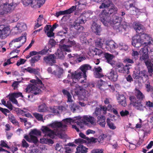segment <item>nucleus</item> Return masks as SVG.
I'll list each match as a JSON object with an SVG mask.
<instances>
[{
    "instance_id": "obj_8",
    "label": "nucleus",
    "mask_w": 153,
    "mask_h": 153,
    "mask_svg": "<svg viewBox=\"0 0 153 153\" xmlns=\"http://www.w3.org/2000/svg\"><path fill=\"white\" fill-rule=\"evenodd\" d=\"M135 1L133 0H130L125 2L124 6L126 10H128L130 9V13L133 15H136L140 11L135 6Z\"/></svg>"
},
{
    "instance_id": "obj_31",
    "label": "nucleus",
    "mask_w": 153,
    "mask_h": 153,
    "mask_svg": "<svg viewBox=\"0 0 153 153\" xmlns=\"http://www.w3.org/2000/svg\"><path fill=\"white\" fill-rule=\"evenodd\" d=\"M98 123L102 127H105V117L104 116L100 115L97 117Z\"/></svg>"
},
{
    "instance_id": "obj_16",
    "label": "nucleus",
    "mask_w": 153,
    "mask_h": 153,
    "mask_svg": "<svg viewBox=\"0 0 153 153\" xmlns=\"http://www.w3.org/2000/svg\"><path fill=\"white\" fill-rule=\"evenodd\" d=\"M10 33L9 27L6 25H0V38L4 39L7 37Z\"/></svg>"
},
{
    "instance_id": "obj_47",
    "label": "nucleus",
    "mask_w": 153,
    "mask_h": 153,
    "mask_svg": "<svg viewBox=\"0 0 153 153\" xmlns=\"http://www.w3.org/2000/svg\"><path fill=\"white\" fill-rule=\"evenodd\" d=\"M140 73H139V78H146L148 77V75L146 74V71L145 70H143L141 71H140Z\"/></svg>"
},
{
    "instance_id": "obj_19",
    "label": "nucleus",
    "mask_w": 153,
    "mask_h": 153,
    "mask_svg": "<svg viewBox=\"0 0 153 153\" xmlns=\"http://www.w3.org/2000/svg\"><path fill=\"white\" fill-rule=\"evenodd\" d=\"M106 49L110 51H112L113 49L118 48L115 43L112 40H107L105 42Z\"/></svg>"
},
{
    "instance_id": "obj_5",
    "label": "nucleus",
    "mask_w": 153,
    "mask_h": 153,
    "mask_svg": "<svg viewBox=\"0 0 153 153\" xmlns=\"http://www.w3.org/2000/svg\"><path fill=\"white\" fill-rule=\"evenodd\" d=\"M91 14L92 13L89 11L83 12L75 21L74 24L75 29L78 30H80V32H81L83 27L80 25V24H84L86 19L88 18Z\"/></svg>"
},
{
    "instance_id": "obj_18",
    "label": "nucleus",
    "mask_w": 153,
    "mask_h": 153,
    "mask_svg": "<svg viewBox=\"0 0 153 153\" xmlns=\"http://www.w3.org/2000/svg\"><path fill=\"white\" fill-rule=\"evenodd\" d=\"M140 59L141 61H145L149 58L148 51L146 47L142 48L139 51Z\"/></svg>"
},
{
    "instance_id": "obj_44",
    "label": "nucleus",
    "mask_w": 153,
    "mask_h": 153,
    "mask_svg": "<svg viewBox=\"0 0 153 153\" xmlns=\"http://www.w3.org/2000/svg\"><path fill=\"white\" fill-rule=\"evenodd\" d=\"M33 115L38 120L44 122L43 119V115L42 114L35 113L33 114Z\"/></svg>"
},
{
    "instance_id": "obj_59",
    "label": "nucleus",
    "mask_w": 153,
    "mask_h": 153,
    "mask_svg": "<svg viewBox=\"0 0 153 153\" xmlns=\"http://www.w3.org/2000/svg\"><path fill=\"white\" fill-rule=\"evenodd\" d=\"M107 137V135L106 134H102L100 135L98 137L99 142H100L102 141L104 139Z\"/></svg>"
},
{
    "instance_id": "obj_13",
    "label": "nucleus",
    "mask_w": 153,
    "mask_h": 153,
    "mask_svg": "<svg viewBox=\"0 0 153 153\" xmlns=\"http://www.w3.org/2000/svg\"><path fill=\"white\" fill-rule=\"evenodd\" d=\"M25 41V36H22L13 39L9 44L10 45H12L14 46L15 48H20Z\"/></svg>"
},
{
    "instance_id": "obj_62",
    "label": "nucleus",
    "mask_w": 153,
    "mask_h": 153,
    "mask_svg": "<svg viewBox=\"0 0 153 153\" xmlns=\"http://www.w3.org/2000/svg\"><path fill=\"white\" fill-rule=\"evenodd\" d=\"M20 121L22 122H23L25 123V126H26L27 124H28L29 123L27 122V119L26 118L24 117H20L19 118Z\"/></svg>"
},
{
    "instance_id": "obj_34",
    "label": "nucleus",
    "mask_w": 153,
    "mask_h": 153,
    "mask_svg": "<svg viewBox=\"0 0 153 153\" xmlns=\"http://www.w3.org/2000/svg\"><path fill=\"white\" fill-rule=\"evenodd\" d=\"M91 68V66L89 65L85 64L82 65L80 69L81 72L83 73V74L86 75L85 73L86 71L90 69Z\"/></svg>"
},
{
    "instance_id": "obj_20",
    "label": "nucleus",
    "mask_w": 153,
    "mask_h": 153,
    "mask_svg": "<svg viewBox=\"0 0 153 153\" xmlns=\"http://www.w3.org/2000/svg\"><path fill=\"white\" fill-rule=\"evenodd\" d=\"M43 59L45 62L50 65H52L56 62L55 57L54 55L51 54L45 56Z\"/></svg>"
},
{
    "instance_id": "obj_29",
    "label": "nucleus",
    "mask_w": 153,
    "mask_h": 153,
    "mask_svg": "<svg viewBox=\"0 0 153 153\" xmlns=\"http://www.w3.org/2000/svg\"><path fill=\"white\" fill-rule=\"evenodd\" d=\"M106 41L104 38L97 39L95 42L96 45L97 47L102 48L103 45H105Z\"/></svg>"
},
{
    "instance_id": "obj_17",
    "label": "nucleus",
    "mask_w": 153,
    "mask_h": 153,
    "mask_svg": "<svg viewBox=\"0 0 153 153\" xmlns=\"http://www.w3.org/2000/svg\"><path fill=\"white\" fill-rule=\"evenodd\" d=\"M130 65H126L124 66L122 63H119L117 65V68L118 69L119 72L128 74L129 72V69L130 68Z\"/></svg>"
},
{
    "instance_id": "obj_2",
    "label": "nucleus",
    "mask_w": 153,
    "mask_h": 153,
    "mask_svg": "<svg viewBox=\"0 0 153 153\" xmlns=\"http://www.w3.org/2000/svg\"><path fill=\"white\" fill-rule=\"evenodd\" d=\"M134 28L139 35L134 36L132 38V45L135 47L138 48L143 45L144 46L151 44L152 38L147 34H140L143 31V26L138 23H135Z\"/></svg>"
},
{
    "instance_id": "obj_23",
    "label": "nucleus",
    "mask_w": 153,
    "mask_h": 153,
    "mask_svg": "<svg viewBox=\"0 0 153 153\" xmlns=\"http://www.w3.org/2000/svg\"><path fill=\"white\" fill-rule=\"evenodd\" d=\"M64 43H66L65 39H63L60 41L59 44V48L61 50L63 51H65L67 52H70L71 50L70 49V47L68 45H66L65 44H62Z\"/></svg>"
},
{
    "instance_id": "obj_61",
    "label": "nucleus",
    "mask_w": 153,
    "mask_h": 153,
    "mask_svg": "<svg viewBox=\"0 0 153 153\" xmlns=\"http://www.w3.org/2000/svg\"><path fill=\"white\" fill-rule=\"evenodd\" d=\"M94 76L97 78H100L103 76L102 74L99 72H94Z\"/></svg>"
},
{
    "instance_id": "obj_56",
    "label": "nucleus",
    "mask_w": 153,
    "mask_h": 153,
    "mask_svg": "<svg viewBox=\"0 0 153 153\" xmlns=\"http://www.w3.org/2000/svg\"><path fill=\"white\" fill-rule=\"evenodd\" d=\"M101 109L99 108H97L96 109L94 112V116L95 115L97 116L98 115H100L101 114Z\"/></svg>"
},
{
    "instance_id": "obj_12",
    "label": "nucleus",
    "mask_w": 153,
    "mask_h": 153,
    "mask_svg": "<svg viewBox=\"0 0 153 153\" xmlns=\"http://www.w3.org/2000/svg\"><path fill=\"white\" fill-rule=\"evenodd\" d=\"M130 99L131 101V103L135 109L140 111H143L145 108V106L143 105L140 100H137L136 98L134 97H130Z\"/></svg>"
},
{
    "instance_id": "obj_26",
    "label": "nucleus",
    "mask_w": 153,
    "mask_h": 153,
    "mask_svg": "<svg viewBox=\"0 0 153 153\" xmlns=\"http://www.w3.org/2000/svg\"><path fill=\"white\" fill-rule=\"evenodd\" d=\"M118 103L123 106L127 105L126 99L124 95L123 94H118L117 98Z\"/></svg>"
},
{
    "instance_id": "obj_55",
    "label": "nucleus",
    "mask_w": 153,
    "mask_h": 153,
    "mask_svg": "<svg viewBox=\"0 0 153 153\" xmlns=\"http://www.w3.org/2000/svg\"><path fill=\"white\" fill-rule=\"evenodd\" d=\"M140 71L137 70L134 72V74L133 75L134 78L138 79L139 78Z\"/></svg>"
},
{
    "instance_id": "obj_10",
    "label": "nucleus",
    "mask_w": 153,
    "mask_h": 153,
    "mask_svg": "<svg viewBox=\"0 0 153 153\" xmlns=\"http://www.w3.org/2000/svg\"><path fill=\"white\" fill-rule=\"evenodd\" d=\"M112 17V20L111 21L110 20V22L108 24V25L110 24H113L114 25V28L117 30V32L122 31L123 29L125 28L123 27L122 25H120L121 18L115 15H113Z\"/></svg>"
},
{
    "instance_id": "obj_52",
    "label": "nucleus",
    "mask_w": 153,
    "mask_h": 153,
    "mask_svg": "<svg viewBox=\"0 0 153 153\" xmlns=\"http://www.w3.org/2000/svg\"><path fill=\"white\" fill-rule=\"evenodd\" d=\"M9 99L11 101V102L13 103H14V104H15L17 105L18 106H19L17 100L15 99V98L9 95Z\"/></svg>"
},
{
    "instance_id": "obj_57",
    "label": "nucleus",
    "mask_w": 153,
    "mask_h": 153,
    "mask_svg": "<svg viewBox=\"0 0 153 153\" xmlns=\"http://www.w3.org/2000/svg\"><path fill=\"white\" fill-rule=\"evenodd\" d=\"M7 107L10 109V110H12L13 109V106L10 101H7L6 104V105H5Z\"/></svg>"
},
{
    "instance_id": "obj_1",
    "label": "nucleus",
    "mask_w": 153,
    "mask_h": 153,
    "mask_svg": "<svg viewBox=\"0 0 153 153\" xmlns=\"http://www.w3.org/2000/svg\"><path fill=\"white\" fill-rule=\"evenodd\" d=\"M78 118L79 117L73 119L66 118L63 120L62 123L54 122L48 125L47 126H42L41 130L45 136H48L52 138L57 135L62 136V132L65 130V128L66 127L67 125L74 122L76 123L78 126L76 121Z\"/></svg>"
},
{
    "instance_id": "obj_21",
    "label": "nucleus",
    "mask_w": 153,
    "mask_h": 153,
    "mask_svg": "<svg viewBox=\"0 0 153 153\" xmlns=\"http://www.w3.org/2000/svg\"><path fill=\"white\" fill-rule=\"evenodd\" d=\"M27 28L26 24L23 22L18 23L14 28L15 30H18L17 32H20L26 30Z\"/></svg>"
},
{
    "instance_id": "obj_50",
    "label": "nucleus",
    "mask_w": 153,
    "mask_h": 153,
    "mask_svg": "<svg viewBox=\"0 0 153 153\" xmlns=\"http://www.w3.org/2000/svg\"><path fill=\"white\" fill-rule=\"evenodd\" d=\"M41 56L39 55L36 56L32 58L30 60L31 62L34 63L38 61L40 59Z\"/></svg>"
},
{
    "instance_id": "obj_49",
    "label": "nucleus",
    "mask_w": 153,
    "mask_h": 153,
    "mask_svg": "<svg viewBox=\"0 0 153 153\" xmlns=\"http://www.w3.org/2000/svg\"><path fill=\"white\" fill-rule=\"evenodd\" d=\"M146 90L148 92L153 91V88L150 85L149 82H147L145 85Z\"/></svg>"
},
{
    "instance_id": "obj_39",
    "label": "nucleus",
    "mask_w": 153,
    "mask_h": 153,
    "mask_svg": "<svg viewBox=\"0 0 153 153\" xmlns=\"http://www.w3.org/2000/svg\"><path fill=\"white\" fill-rule=\"evenodd\" d=\"M43 20V15H40L37 20V23L35 25V27L38 28L41 25L42 21Z\"/></svg>"
},
{
    "instance_id": "obj_42",
    "label": "nucleus",
    "mask_w": 153,
    "mask_h": 153,
    "mask_svg": "<svg viewBox=\"0 0 153 153\" xmlns=\"http://www.w3.org/2000/svg\"><path fill=\"white\" fill-rule=\"evenodd\" d=\"M61 108V107L55 106L51 108V111L54 114H58L59 113Z\"/></svg>"
},
{
    "instance_id": "obj_6",
    "label": "nucleus",
    "mask_w": 153,
    "mask_h": 153,
    "mask_svg": "<svg viewBox=\"0 0 153 153\" xmlns=\"http://www.w3.org/2000/svg\"><path fill=\"white\" fill-rule=\"evenodd\" d=\"M15 7V4L13 2L3 4L0 1V15H3L10 13L14 10Z\"/></svg>"
},
{
    "instance_id": "obj_3",
    "label": "nucleus",
    "mask_w": 153,
    "mask_h": 153,
    "mask_svg": "<svg viewBox=\"0 0 153 153\" xmlns=\"http://www.w3.org/2000/svg\"><path fill=\"white\" fill-rule=\"evenodd\" d=\"M36 79H33L30 80L32 83L28 85L27 88L25 89V91L27 93L31 92L35 95L39 94L41 91V90L38 88L37 84L40 85V87L44 89V87L41 79L42 78L40 76H35Z\"/></svg>"
},
{
    "instance_id": "obj_27",
    "label": "nucleus",
    "mask_w": 153,
    "mask_h": 153,
    "mask_svg": "<svg viewBox=\"0 0 153 153\" xmlns=\"http://www.w3.org/2000/svg\"><path fill=\"white\" fill-rule=\"evenodd\" d=\"M104 56L108 63L110 64L112 66L114 65V63L113 61V59L115 57L114 55L108 53H105Z\"/></svg>"
},
{
    "instance_id": "obj_7",
    "label": "nucleus",
    "mask_w": 153,
    "mask_h": 153,
    "mask_svg": "<svg viewBox=\"0 0 153 153\" xmlns=\"http://www.w3.org/2000/svg\"><path fill=\"white\" fill-rule=\"evenodd\" d=\"M22 1L25 6L30 5L32 7L36 8L40 7L44 4L45 0H22Z\"/></svg>"
},
{
    "instance_id": "obj_9",
    "label": "nucleus",
    "mask_w": 153,
    "mask_h": 153,
    "mask_svg": "<svg viewBox=\"0 0 153 153\" xmlns=\"http://www.w3.org/2000/svg\"><path fill=\"white\" fill-rule=\"evenodd\" d=\"M86 76L83 74V73L79 71H77L72 74L71 78L73 82L76 83L79 80V82L81 83L85 82L86 80Z\"/></svg>"
},
{
    "instance_id": "obj_38",
    "label": "nucleus",
    "mask_w": 153,
    "mask_h": 153,
    "mask_svg": "<svg viewBox=\"0 0 153 153\" xmlns=\"http://www.w3.org/2000/svg\"><path fill=\"white\" fill-rule=\"evenodd\" d=\"M118 48L120 50L126 51L128 49V46L125 44L123 43H120L118 46Z\"/></svg>"
},
{
    "instance_id": "obj_11",
    "label": "nucleus",
    "mask_w": 153,
    "mask_h": 153,
    "mask_svg": "<svg viewBox=\"0 0 153 153\" xmlns=\"http://www.w3.org/2000/svg\"><path fill=\"white\" fill-rule=\"evenodd\" d=\"M40 132L39 131L34 129L32 130L30 132L29 136L25 135L24 136V137L27 141L29 142H33L36 143L37 142L38 140L35 135H40Z\"/></svg>"
},
{
    "instance_id": "obj_46",
    "label": "nucleus",
    "mask_w": 153,
    "mask_h": 153,
    "mask_svg": "<svg viewBox=\"0 0 153 153\" xmlns=\"http://www.w3.org/2000/svg\"><path fill=\"white\" fill-rule=\"evenodd\" d=\"M94 52L96 55H98L100 56H103L104 55L105 53L102 52L101 50L98 49L97 48L95 49Z\"/></svg>"
},
{
    "instance_id": "obj_35",
    "label": "nucleus",
    "mask_w": 153,
    "mask_h": 153,
    "mask_svg": "<svg viewBox=\"0 0 153 153\" xmlns=\"http://www.w3.org/2000/svg\"><path fill=\"white\" fill-rule=\"evenodd\" d=\"M38 110L40 112H45L47 111V107L45 104L42 103L38 106Z\"/></svg>"
},
{
    "instance_id": "obj_36",
    "label": "nucleus",
    "mask_w": 153,
    "mask_h": 153,
    "mask_svg": "<svg viewBox=\"0 0 153 153\" xmlns=\"http://www.w3.org/2000/svg\"><path fill=\"white\" fill-rule=\"evenodd\" d=\"M63 72V70L62 68L58 67L56 70V71H54L52 73L56 75L59 78H60Z\"/></svg>"
},
{
    "instance_id": "obj_33",
    "label": "nucleus",
    "mask_w": 153,
    "mask_h": 153,
    "mask_svg": "<svg viewBox=\"0 0 153 153\" xmlns=\"http://www.w3.org/2000/svg\"><path fill=\"white\" fill-rule=\"evenodd\" d=\"M23 70L24 71H26L31 74H38L39 70L38 68L35 69L28 67L27 68H24Z\"/></svg>"
},
{
    "instance_id": "obj_41",
    "label": "nucleus",
    "mask_w": 153,
    "mask_h": 153,
    "mask_svg": "<svg viewBox=\"0 0 153 153\" xmlns=\"http://www.w3.org/2000/svg\"><path fill=\"white\" fill-rule=\"evenodd\" d=\"M135 93L138 98L143 99L144 97V96L143 93L138 89H135Z\"/></svg>"
},
{
    "instance_id": "obj_24",
    "label": "nucleus",
    "mask_w": 153,
    "mask_h": 153,
    "mask_svg": "<svg viewBox=\"0 0 153 153\" xmlns=\"http://www.w3.org/2000/svg\"><path fill=\"white\" fill-rule=\"evenodd\" d=\"M108 76L109 79L113 81H116L117 79L118 75L114 69H112L108 74Z\"/></svg>"
},
{
    "instance_id": "obj_43",
    "label": "nucleus",
    "mask_w": 153,
    "mask_h": 153,
    "mask_svg": "<svg viewBox=\"0 0 153 153\" xmlns=\"http://www.w3.org/2000/svg\"><path fill=\"white\" fill-rule=\"evenodd\" d=\"M63 51L61 50L60 48L57 50V52L56 53V55L60 59H62L64 56Z\"/></svg>"
},
{
    "instance_id": "obj_4",
    "label": "nucleus",
    "mask_w": 153,
    "mask_h": 153,
    "mask_svg": "<svg viewBox=\"0 0 153 153\" xmlns=\"http://www.w3.org/2000/svg\"><path fill=\"white\" fill-rule=\"evenodd\" d=\"M76 122L78 123V126L81 128L84 127L85 124L89 127H91L94 126L96 123L95 118L93 117L88 115L81 117H79Z\"/></svg>"
},
{
    "instance_id": "obj_37",
    "label": "nucleus",
    "mask_w": 153,
    "mask_h": 153,
    "mask_svg": "<svg viewBox=\"0 0 153 153\" xmlns=\"http://www.w3.org/2000/svg\"><path fill=\"white\" fill-rule=\"evenodd\" d=\"M85 147L82 145L79 146L76 148V153H86Z\"/></svg>"
},
{
    "instance_id": "obj_63",
    "label": "nucleus",
    "mask_w": 153,
    "mask_h": 153,
    "mask_svg": "<svg viewBox=\"0 0 153 153\" xmlns=\"http://www.w3.org/2000/svg\"><path fill=\"white\" fill-rule=\"evenodd\" d=\"M75 143H82L85 142V140L82 139H76L75 141Z\"/></svg>"
},
{
    "instance_id": "obj_28",
    "label": "nucleus",
    "mask_w": 153,
    "mask_h": 153,
    "mask_svg": "<svg viewBox=\"0 0 153 153\" xmlns=\"http://www.w3.org/2000/svg\"><path fill=\"white\" fill-rule=\"evenodd\" d=\"M91 27L92 31L98 35H99V33L101 30L100 26L98 25L95 22H93Z\"/></svg>"
},
{
    "instance_id": "obj_30",
    "label": "nucleus",
    "mask_w": 153,
    "mask_h": 153,
    "mask_svg": "<svg viewBox=\"0 0 153 153\" xmlns=\"http://www.w3.org/2000/svg\"><path fill=\"white\" fill-rule=\"evenodd\" d=\"M65 41L66 42L68 45L69 46H70V47H72V46H73L75 48H79L80 47V45L77 43H76L75 41L74 40H71L70 39H68V40L67 41V40L66 41L65 40Z\"/></svg>"
},
{
    "instance_id": "obj_48",
    "label": "nucleus",
    "mask_w": 153,
    "mask_h": 153,
    "mask_svg": "<svg viewBox=\"0 0 153 153\" xmlns=\"http://www.w3.org/2000/svg\"><path fill=\"white\" fill-rule=\"evenodd\" d=\"M8 118L10 121L13 123H16L17 122L15 117L12 114H9L8 115Z\"/></svg>"
},
{
    "instance_id": "obj_53",
    "label": "nucleus",
    "mask_w": 153,
    "mask_h": 153,
    "mask_svg": "<svg viewBox=\"0 0 153 153\" xmlns=\"http://www.w3.org/2000/svg\"><path fill=\"white\" fill-rule=\"evenodd\" d=\"M0 111L6 116H7V113H10V111L7 109L3 108L0 107Z\"/></svg>"
},
{
    "instance_id": "obj_60",
    "label": "nucleus",
    "mask_w": 153,
    "mask_h": 153,
    "mask_svg": "<svg viewBox=\"0 0 153 153\" xmlns=\"http://www.w3.org/2000/svg\"><path fill=\"white\" fill-rule=\"evenodd\" d=\"M91 153H103V150L102 149H95L91 151Z\"/></svg>"
},
{
    "instance_id": "obj_54",
    "label": "nucleus",
    "mask_w": 153,
    "mask_h": 153,
    "mask_svg": "<svg viewBox=\"0 0 153 153\" xmlns=\"http://www.w3.org/2000/svg\"><path fill=\"white\" fill-rule=\"evenodd\" d=\"M11 96H13L15 98H18L20 97H23L22 94L21 92L14 93L10 94Z\"/></svg>"
},
{
    "instance_id": "obj_40",
    "label": "nucleus",
    "mask_w": 153,
    "mask_h": 153,
    "mask_svg": "<svg viewBox=\"0 0 153 153\" xmlns=\"http://www.w3.org/2000/svg\"><path fill=\"white\" fill-rule=\"evenodd\" d=\"M107 85V83L101 79L98 81L97 82V87L99 88H100L101 86H105Z\"/></svg>"
},
{
    "instance_id": "obj_64",
    "label": "nucleus",
    "mask_w": 153,
    "mask_h": 153,
    "mask_svg": "<svg viewBox=\"0 0 153 153\" xmlns=\"http://www.w3.org/2000/svg\"><path fill=\"white\" fill-rule=\"evenodd\" d=\"M65 152L67 153H70V152H73V149L70 146H67L65 147Z\"/></svg>"
},
{
    "instance_id": "obj_25",
    "label": "nucleus",
    "mask_w": 153,
    "mask_h": 153,
    "mask_svg": "<svg viewBox=\"0 0 153 153\" xmlns=\"http://www.w3.org/2000/svg\"><path fill=\"white\" fill-rule=\"evenodd\" d=\"M44 30L48 37H51L54 36L53 29V28H51V25H46L45 27Z\"/></svg>"
},
{
    "instance_id": "obj_14",
    "label": "nucleus",
    "mask_w": 153,
    "mask_h": 153,
    "mask_svg": "<svg viewBox=\"0 0 153 153\" xmlns=\"http://www.w3.org/2000/svg\"><path fill=\"white\" fill-rule=\"evenodd\" d=\"M72 86V89L77 95H82L83 97H86L88 96V92L86 91L85 90L82 89L81 87H80L78 85L74 83L71 85Z\"/></svg>"
},
{
    "instance_id": "obj_22",
    "label": "nucleus",
    "mask_w": 153,
    "mask_h": 153,
    "mask_svg": "<svg viewBox=\"0 0 153 153\" xmlns=\"http://www.w3.org/2000/svg\"><path fill=\"white\" fill-rule=\"evenodd\" d=\"M76 7L73 6L68 10L64 11H60L56 13L55 16L58 17L59 16L65 14H69L72 13L75 9Z\"/></svg>"
},
{
    "instance_id": "obj_51",
    "label": "nucleus",
    "mask_w": 153,
    "mask_h": 153,
    "mask_svg": "<svg viewBox=\"0 0 153 153\" xmlns=\"http://www.w3.org/2000/svg\"><path fill=\"white\" fill-rule=\"evenodd\" d=\"M139 54V53L136 51L132 50V56L134 59H137L138 57V56Z\"/></svg>"
},
{
    "instance_id": "obj_58",
    "label": "nucleus",
    "mask_w": 153,
    "mask_h": 153,
    "mask_svg": "<svg viewBox=\"0 0 153 153\" xmlns=\"http://www.w3.org/2000/svg\"><path fill=\"white\" fill-rule=\"evenodd\" d=\"M120 113L122 116H125L129 114V112L126 110H122L120 112Z\"/></svg>"
},
{
    "instance_id": "obj_15",
    "label": "nucleus",
    "mask_w": 153,
    "mask_h": 153,
    "mask_svg": "<svg viewBox=\"0 0 153 153\" xmlns=\"http://www.w3.org/2000/svg\"><path fill=\"white\" fill-rule=\"evenodd\" d=\"M109 13V12H107L105 10H104L99 15L101 21L105 26H108V24L110 22Z\"/></svg>"
},
{
    "instance_id": "obj_45",
    "label": "nucleus",
    "mask_w": 153,
    "mask_h": 153,
    "mask_svg": "<svg viewBox=\"0 0 153 153\" xmlns=\"http://www.w3.org/2000/svg\"><path fill=\"white\" fill-rule=\"evenodd\" d=\"M107 122L108 127L111 129H115L116 128V127L114 124L110 121V120L109 118L107 119Z\"/></svg>"
},
{
    "instance_id": "obj_32",
    "label": "nucleus",
    "mask_w": 153,
    "mask_h": 153,
    "mask_svg": "<svg viewBox=\"0 0 153 153\" xmlns=\"http://www.w3.org/2000/svg\"><path fill=\"white\" fill-rule=\"evenodd\" d=\"M145 63L148 68L149 74V75L151 76L153 74V65L151 62L149 61L146 62Z\"/></svg>"
}]
</instances>
